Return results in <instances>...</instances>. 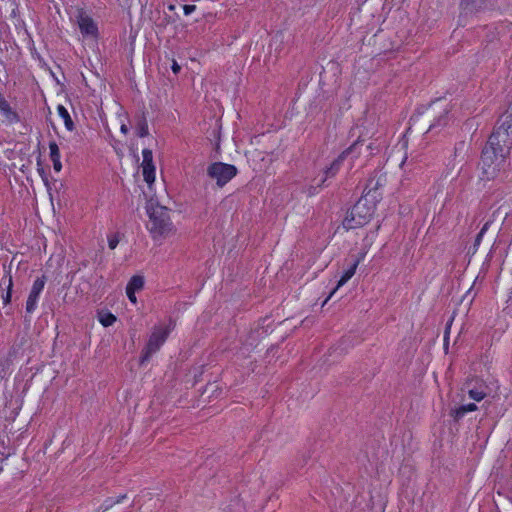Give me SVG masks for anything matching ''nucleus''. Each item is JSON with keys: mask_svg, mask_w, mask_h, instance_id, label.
Returning <instances> with one entry per match:
<instances>
[{"mask_svg": "<svg viewBox=\"0 0 512 512\" xmlns=\"http://www.w3.org/2000/svg\"><path fill=\"white\" fill-rule=\"evenodd\" d=\"M46 283V277L43 275L42 277L37 278L31 288L29 293L27 302H26V311L28 313H32L37 304V300L39 298L40 293L43 291Z\"/></svg>", "mask_w": 512, "mask_h": 512, "instance_id": "1a4fd4ad", "label": "nucleus"}, {"mask_svg": "<svg viewBox=\"0 0 512 512\" xmlns=\"http://www.w3.org/2000/svg\"><path fill=\"white\" fill-rule=\"evenodd\" d=\"M196 9L195 5H184L183 10L185 15H190Z\"/></svg>", "mask_w": 512, "mask_h": 512, "instance_id": "393cba45", "label": "nucleus"}, {"mask_svg": "<svg viewBox=\"0 0 512 512\" xmlns=\"http://www.w3.org/2000/svg\"><path fill=\"white\" fill-rule=\"evenodd\" d=\"M118 243H119V239L116 235L109 237L108 246L110 249H112V250L115 249L117 247Z\"/></svg>", "mask_w": 512, "mask_h": 512, "instance_id": "5701e85b", "label": "nucleus"}, {"mask_svg": "<svg viewBox=\"0 0 512 512\" xmlns=\"http://www.w3.org/2000/svg\"><path fill=\"white\" fill-rule=\"evenodd\" d=\"M465 414L466 412L462 410L461 406L450 410V416L454 419L455 422H459Z\"/></svg>", "mask_w": 512, "mask_h": 512, "instance_id": "aec40b11", "label": "nucleus"}, {"mask_svg": "<svg viewBox=\"0 0 512 512\" xmlns=\"http://www.w3.org/2000/svg\"><path fill=\"white\" fill-rule=\"evenodd\" d=\"M57 111L59 116L64 120L66 129L69 131H73L75 125L67 109L63 105H58Z\"/></svg>", "mask_w": 512, "mask_h": 512, "instance_id": "f3484780", "label": "nucleus"}, {"mask_svg": "<svg viewBox=\"0 0 512 512\" xmlns=\"http://www.w3.org/2000/svg\"><path fill=\"white\" fill-rule=\"evenodd\" d=\"M374 214V206L370 205L366 198L359 199L347 212L343 226L349 229H356L367 224Z\"/></svg>", "mask_w": 512, "mask_h": 512, "instance_id": "7ed1b4c3", "label": "nucleus"}, {"mask_svg": "<svg viewBox=\"0 0 512 512\" xmlns=\"http://www.w3.org/2000/svg\"><path fill=\"white\" fill-rule=\"evenodd\" d=\"M512 113H504L482 150L480 168L482 179L493 180L505 169L512 149Z\"/></svg>", "mask_w": 512, "mask_h": 512, "instance_id": "f257e3e1", "label": "nucleus"}, {"mask_svg": "<svg viewBox=\"0 0 512 512\" xmlns=\"http://www.w3.org/2000/svg\"><path fill=\"white\" fill-rule=\"evenodd\" d=\"M492 223L491 220H488L484 225L483 227L481 228L480 232L479 233H482V235H484L486 233V231L489 229V226L490 224Z\"/></svg>", "mask_w": 512, "mask_h": 512, "instance_id": "cd10ccee", "label": "nucleus"}, {"mask_svg": "<svg viewBox=\"0 0 512 512\" xmlns=\"http://www.w3.org/2000/svg\"><path fill=\"white\" fill-rule=\"evenodd\" d=\"M171 69L173 71L174 74H178L181 70V66L177 63L176 60H172V65H171Z\"/></svg>", "mask_w": 512, "mask_h": 512, "instance_id": "a878e982", "label": "nucleus"}, {"mask_svg": "<svg viewBox=\"0 0 512 512\" xmlns=\"http://www.w3.org/2000/svg\"><path fill=\"white\" fill-rule=\"evenodd\" d=\"M363 142L364 140L361 139V137H359L350 147H348L346 150H344L330 165V167H328L326 170H325V179L322 181V183L325 182V180L327 178H331V177H334L337 172L339 171L344 159L346 158V156H348L349 154L353 153L359 146H362L363 145Z\"/></svg>", "mask_w": 512, "mask_h": 512, "instance_id": "0eeeda50", "label": "nucleus"}, {"mask_svg": "<svg viewBox=\"0 0 512 512\" xmlns=\"http://www.w3.org/2000/svg\"><path fill=\"white\" fill-rule=\"evenodd\" d=\"M337 289L334 288L333 291L330 293V295L327 297V299L324 301V303H322V306H325V303L331 298V296L335 293Z\"/></svg>", "mask_w": 512, "mask_h": 512, "instance_id": "72a5a7b5", "label": "nucleus"}, {"mask_svg": "<svg viewBox=\"0 0 512 512\" xmlns=\"http://www.w3.org/2000/svg\"><path fill=\"white\" fill-rule=\"evenodd\" d=\"M167 336H168V332L161 328L155 329L152 332V334L142 352V356L140 358L141 364L148 361L150 359V357L152 356V354H154L155 352H157L160 349V347L166 341Z\"/></svg>", "mask_w": 512, "mask_h": 512, "instance_id": "39448f33", "label": "nucleus"}, {"mask_svg": "<svg viewBox=\"0 0 512 512\" xmlns=\"http://www.w3.org/2000/svg\"><path fill=\"white\" fill-rule=\"evenodd\" d=\"M144 278L139 275L133 276L126 286V294H132V291L136 292L143 288Z\"/></svg>", "mask_w": 512, "mask_h": 512, "instance_id": "dca6fc26", "label": "nucleus"}, {"mask_svg": "<svg viewBox=\"0 0 512 512\" xmlns=\"http://www.w3.org/2000/svg\"><path fill=\"white\" fill-rule=\"evenodd\" d=\"M461 407H462V410H464L466 413L477 410V405L474 403L465 404V405H462Z\"/></svg>", "mask_w": 512, "mask_h": 512, "instance_id": "b1692460", "label": "nucleus"}, {"mask_svg": "<svg viewBox=\"0 0 512 512\" xmlns=\"http://www.w3.org/2000/svg\"><path fill=\"white\" fill-rule=\"evenodd\" d=\"M77 24L83 36L97 37L98 27L94 20L86 13L80 11L77 16Z\"/></svg>", "mask_w": 512, "mask_h": 512, "instance_id": "6e6552de", "label": "nucleus"}, {"mask_svg": "<svg viewBox=\"0 0 512 512\" xmlns=\"http://www.w3.org/2000/svg\"><path fill=\"white\" fill-rule=\"evenodd\" d=\"M359 263H360V259L359 258H357V259H355L353 261L351 266L341 276L340 280L337 283V286L335 287L336 289H338L339 287L344 285L349 279H351L353 277V275L355 274L356 269H357Z\"/></svg>", "mask_w": 512, "mask_h": 512, "instance_id": "2eb2a0df", "label": "nucleus"}, {"mask_svg": "<svg viewBox=\"0 0 512 512\" xmlns=\"http://www.w3.org/2000/svg\"><path fill=\"white\" fill-rule=\"evenodd\" d=\"M126 498V494L120 495L116 500L110 501V506L121 503Z\"/></svg>", "mask_w": 512, "mask_h": 512, "instance_id": "bb28decb", "label": "nucleus"}, {"mask_svg": "<svg viewBox=\"0 0 512 512\" xmlns=\"http://www.w3.org/2000/svg\"><path fill=\"white\" fill-rule=\"evenodd\" d=\"M237 168L232 164L223 162H214L207 168V175L216 180L218 187L225 186L232 178L237 175Z\"/></svg>", "mask_w": 512, "mask_h": 512, "instance_id": "20e7f679", "label": "nucleus"}, {"mask_svg": "<svg viewBox=\"0 0 512 512\" xmlns=\"http://www.w3.org/2000/svg\"><path fill=\"white\" fill-rule=\"evenodd\" d=\"M451 323H452V320H451L449 323H447V325H446L445 335H444V341H445V343L447 342V339H448V335H449V331H450Z\"/></svg>", "mask_w": 512, "mask_h": 512, "instance_id": "7c9ffc66", "label": "nucleus"}, {"mask_svg": "<svg viewBox=\"0 0 512 512\" xmlns=\"http://www.w3.org/2000/svg\"><path fill=\"white\" fill-rule=\"evenodd\" d=\"M469 397L475 401H481L487 395L484 390L474 388L468 391Z\"/></svg>", "mask_w": 512, "mask_h": 512, "instance_id": "a211bd4d", "label": "nucleus"}, {"mask_svg": "<svg viewBox=\"0 0 512 512\" xmlns=\"http://www.w3.org/2000/svg\"><path fill=\"white\" fill-rule=\"evenodd\" d=\"M386 173L382 171H375L367 181V185L364 189L365 197L371 192H375L386 183Z\"/></svg>", "mask_w": 512, "mask_h": 512, "instance_id": "9b49d317", "label": "nucleus"}, {"mask_svg": "<svg viewBox=\"0 0 512 512\" xmlns=\"http://www.w3.org/2000/svg\"><path fill=\"white\" fill-rule=\"evenodd\" d=\"M438 106H440L439 102L434 103L433 112L438 110ZM438 112L439 113L434 116V120L429 126V129H428L429 131H432L436 128L444 127L448 124V121H449L448 108L446 106L441 107Z\"/></svg>", "mask_w": 512, "mask_h": 512, "instance_id": "f8f14e48", "label": "nucleus"}, {"mask_svg": "<svg viewBox=\"0 0 512 512\" xmlns=\"http://www.w3.org/2000/svg\"><path fill=\"white\" fill-rule=\"evenodd\" d=\"M484 235H482V233H478L477 236H476V239H475V242H474V246L477 247L480 245V242L482 240V237Z\"/></svg>", "mask_w": 512, "mask_h": 512, "instance_id": "2f4dec72", "label": "nucleus"}, {"mask_svg": "<svg viewBox=\"0 0 512 512\" xmlns=\"http://www.w3.org/2000/svg\"><path fill=\"white\" fill-rule=\"evenodd\" d=\"M366 150H372V145L371 144L367 145Z\"/></svg>", "mask_w": 512, "mask_h": 512, "instance_id": "c9c22d12", "label": "nucleus"}, {"mask_svg": "<svg viewBox=\"0 0 512 512\" xmlns=\"http://www.w3.org/2000/svg\"><path fill=\"white\" fill-rule=\"evenodd\" d=\"M488 0H461L460 9L461 15L476 13L485 8Z\"/></svg>", "mask_w": 512, "mask_h": 512, "instance_id": "ddd939ff", "label": "nucleus"}, {"mask_svg": "<svg viewBox=\"0 0 512 512\" xmlns=\"http://www.w3.org/2000/svg\"><path fill=\"white\" fill-rule=\"evenodd\" d=\"M49 150H50V159L53 163V168L56 172H60L62 169V164L60 161V151H59V147L55 141H52L49 143Z\"/></svg>", "mask_w": 512, "mask_h": 512, "instance_id": "4468645a", "label": "nucleus"}, {"mask_svg": "<svg viewBox=\"0 0 512 512\" xmlns=\"http://www.w3.org/2000/svg\"><path fill=\"white\" fill-rule=\"evenodd\" d=\"M469 149V144L465 141H460L455 144L453 158L449 161L448 167L452 171H456V174H459L464 165L468 162Z\"/></svg>", "mask_w": 512, "mask_h": 512, "instance_id": "423d86ee", "label": "nucleus"}, {"mask_svg": "<svg viewBox=\"0 0 512 512\" xmlns=\"http://www.w3.org/2000/svg\"><path fill=\"white\" fill-rule=\"evenodd\" d=\"M492 223L491 220H488L484 225L483 227L481 228L480 232L479 233H482V235H484L486 233V231L489 229V226L490 224Z\"/></svg>", "mask_w": 512, "mask_h": 512, "instance_id": "c85d7f7f", "label": "nucleus"}, {"mask_svg": "<svg viewBox=\"0 0 512 512\" xmlns=\"http://www.w3.org/2000/svg\"><path fill=\"white\" fill-rule=\"evenodd\" d=\"M110 501H114L113 499L109 498L107 499L104 504L100 507V509H102L103 511L111 508L112 506H110Z\"/></svg>", "mask_w": 512, "mask_h": 512, "instance_id": "c756f323", "label": "nucleus"}, {"mask_svg": "<svg viewBox=\"0 0 512 512\" xmlns=\"http://www.w3.org/2000/svg\"><path fill=\"white\" fill-rule=\"evenodd\" d=\"M135 293L134 291H132V294H127V297L129 298V300L132 302V303H136L137 302V298L135 296Z\"/></svg>", "mask_w": 512, "mask_h": 512, "instance_id": "473e14b6", "label": "nucleus"}, {"mask_svg": "<svg viewBox=\"0 0 512 512\" xmlns=\"http://www.w3.org/2000/svg\"><path fill=\"white\" fill-rule=\"evenodd\" d=\"M149 134L148 132V125L145 119L139 122L138 128H137V135L139 137H145Z\"/></svg>", "mask_w": 512, "mask_h": 512, "instance_id": "412c9836", "label": "nucleus"}, {"mask_svg": "<svg viewBox=\"0 0 512 512\" xmlns=\"http://www.w3.org/2000/svg\"><path fill=\"white\" fill-rule=\"evenodd\" d=\"M143 156V162H142V169H143V177L144 180L151 184L155 180V166L153 164V154L150 149H144L142 151Z\"/></svg>", "mask_w": 512, "mask_h": 512, "instance_id": "9d476101", "label": "nucleus"}, {"mask_svg": "<svg viewBox=\"0 0 512 512\" xmlns=\"http://www.w3.org/2000/svg\"><path fill=\"white\" fill-rule=\"evenodd\" d=\"M147 213L149 216L148 230L153 239L167 238L175 233L176 229L166 207L150 203L147 205Z\"/></svg>", "mask_w": 512, "mask_h": 512, "instance_id": "f03ea898", "label": "nucleus"}, {"mask_svg": "<svg viewBox=\"0 0 512 512\" xmlns=\"http://www.w3.org/2000/svg\"><path fill=\"white\" fill-rule=\"evenodd\" d=\"M121 132H123L124 134H126L128 132V128H127V126L125 124H123L121 126Z\"/></svg>", "mask_w": 512, "mask_h": 512, "instance_id": "f704fd0d", "label": "nucleus"}, {"mask_svg": "<svg viewBox=\"0 0 512 512\" xmlns=\"http://www.w3.org/2000/svg\"><path fill=\"white\" fill-rule=\"evenodd\" d=\"M99 321L104 327H108L114 324L116 317L111 313H106L100 316Z\"/></svg>", "mask_w": 512, "mask_h": 512, "instance_id": "6ab92c4d", "label": "nucleus"}, {"mask_svg": "<svg viewBox=\"0 0 512 512\" xmlns=\"http://www.w3.org/2000/svg\"><path fill=\"white\" fill-rule=\"evenodd\" d=\"M7 282H8V290L5 294V296H2L3 302L5 304H8L11 300V290H12L13 283H12V278L10 276L8 277Z\"/></svg>", "mask_w": 512, "mask_h": 512, "instance_id": "4be33fe9", "label": "nucleus"}]
</instances>
